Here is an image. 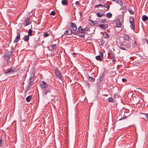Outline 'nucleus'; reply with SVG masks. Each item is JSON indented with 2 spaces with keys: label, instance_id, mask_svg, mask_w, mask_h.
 <instances>
[{
  "label": "nucleus",
  "instance_id": "obj_1",
  "mask_svg": "<svg viewBox=\"0 0 148 148\" xmlns=\"http://www.w3.org/2000/svg\"><path fill=\"white\" fill-rule=\"evenodd\" d=\"M41 88L42 89V93L43 95H46L48 93L51 92L50 89L47 88L48 84L44 81L41 82Z\"/></svg>",
  "mask_w": 148,
  "mask_h": 148
},
{
  "label": "nucleus",
  "instance_id": "obj_2",
  "mask_svg": "<svg viewBox=\"0 0 148 148\" xmlns=\"http://www.w3.org/2000/svg\"><path fill=\"white\" fill-rule=\"evenodd\" d=\"M30 76L28 83V88H29L33 85L34 83V78L35 76V74L32 72H30Z\"/></svg>",
  "mask_w": 148,
  "mask_h": 148
},
{
  "label": "nucleus",
  "instance_id": "obj_3",
  "mask_svg": "<svg viewBox=\"0 0 148 148\" xmlns=\"http://www.w3.org/2000/svg\"><path fill=\"white\" fill-rule=\"evenodd\" d=\"M55 72L56 77L61 80L63 79V77L58 69L56 68L55 69Z\"/></svg>",
  "mask_w": 148,
  "mask_h": 148
},
{
  "label": "nucleus",
  "instance_id": "obj_4",
  "mask_svg": "<svg viewBox=\"0 0 148 148\" xmlns=\"http://www.w3.org/2000/svg\"><path fill=\"white\" fill-rule=\"evenodd\" d=\"M72 34V32L71 29H68L65 31L64 34L62 35V36H64L71 35Z\"/></svg>",
  "mask_w": 148,
  "mask_h": 148
},
{
  "label": "nucleus",
  "instance_id": "obj_5",
  "mask_svg": "<svg viewBox=\"0 0 148 148\" xmlns=\"http://www.w3.org/2000/svg\"><path fill=\"white\" fill-rule=\"evenodd\" d=\"M70 27L72 30L74 31H75L77 29V27L76 25L73 23H71L70 24Z\"/></svg>",
  "mask_w": 148,
  "mask_h": 148
},
{
  "label": "nucleus",
  "instance_id": "obj_6",
  "mask_svg": "<svg viewBox=\"0 0 148 148\" xmlns=\"http://www.w3.org/2000/svg\"><path fill=\"white\" fill-rule=\"evenodd\" d=\"M17 36L13 41L14 43L17 42L20 40L21 36L20 34L19 33H17Z\"/></svg>",
  "mask_w": 148,
  "mask_h": 148
},
{
  "label": "nucleus",
  "instance_id": "obj_7",
  "mask_svg": "<svg viewBox=\"0 0 148 148\" xmlns=\"http://www.w3.org/2000/svg\"><path fill=\"white\" fill-rule=\"evenodd\" d=\"M14 72V70L11 68L7 69L5 73V75H8V73H11Z\"/></svg>",
  "mask_w": 148,
  "mask_h": 148
},
{
  "label": "nucleus",
  "instance_id": "obj_8",
  "mask_svg": "<svg viewBox=\"0 0 148 148\" xmlns=\"http://www.w3.org/2000/svg\"><path fill=\"white\" fill-rule=\"evenodd\" d=\"M116 26L117 27L120 28L121 26V23L120 22V20L119 18L116 19Z\"/></svg>",
  "mask_w": 148,
  "mask_h": 148
},
{
  "label": "nucleus",
  "instance_id": "obj_9",
  "mask_svg": "<svg viewBox=\"0 0 148 148\" xmlns=\"http://www.w3.org/2000/svg\"><path fill=\"white\" fill-rule=\"evenodd\" d=\"M78 32L79 33L85 34L84 29L82 28L81 26H80L78 29Z\"/></svg>",
  "mask_w": 148,
  "mask_h": 148
},
{
  "label": "nucleus",
  "instance_id": "obj_10",
  "mask_svg": "<svg viewBox=\"0 0 148 148\" xmlns=\"http://www.w3.org/2000/svg\"><path fill=\"white\" fill-rule=\"evenodd\" d=\"M29 18H27L25 20L24 23H25L24 24L25 26H27L29 24Z\"/></svg>",
  "mask_w": 148,
  "mask_h": 148
},
{
  "label": "nucleus",
  "instance_id": "obj_11",
  "mask_svg": "<svg viewBox=\"0 0 148 148\" xmlns=\"http://www.w3.org/2000/svg\"><path fill=\"white\" fill-rule=\"evenodd\" d=\"M29 36L28 35H26L23 38L24 40L25 41L28 42L29 39Z\"/></svg>",
  "mask_w": 148,
  "mask_h": 148
},
{
  "label": "nucleus",
  "instance_id": "obj_12",
  "mask_svg": "<svg viewBox=\"0 0 148 148\" xmlns=\"http://www.w3.org/2000/svg\"><path fill=\"white\" fill-rule=\"evenodd\" d=\"M142 19L143 21H145L148 20V17L145 15H144L142 16Z\"/></svg>",
  "mask_w": 148,
  "mask_h": 148
},
{
  "label": "nucleus",
  "instance_id": "obj_13",
  "mask_svg": "<svg viewBox=\"0 0 148 148\" xmlns=\"http://www.w3.org/2000/svg\"><path fill=\"white\" fill-rule=\"evenodd\" d=\"M95 58L97 60H99L100 61H101L102 60V58L100 57V56H97L95 57Z\"/></svg>",
  "mask_w": 148,
  "mask_h": 148
},
{
  "label": "nucleus",
  "instance_id": "obj_14",
  "mask_svg": "<svg viewBox=\"0 0 148 148\" xmlns=\"http://www.w3.org/2000/svg\"><path fill=\"white\" fill-rule=\"evenodd\" d=\"M32 97L31 95H29L26 98V101L28 102H30L31 100L32 99Z\"/></svg>",
  "mask_w": 148,
  "mask_h": 148
},
{
  "label": "nucleus",
  "instance_id": "obj_15",
  "mask_svg": "<svg viewBox=\"0 0 148 148\" xmlns=\"http://www.w3.org/2000/svg\"><path fill=\"white\" fill-rule=\"evenodd\" d=\"M115 1L116 3L119 4V5H122L123 4V3L121 0H116Z\"/></svg>",
  "mask_w": 148,
  "mask_h": 148
},
{
  "label": "nucleus",
  "instance_id": "obj_16",
  "mask_svg": "<svg viewBox=\"0 0 148 148\" xmlns=\"http://www.w3.org/2000/svg\"><path fill=\"white\" fill-rule=\"evenodd\" d=\"M129 22L130 23H134V20L133 17L131 16L129 18Z\"/></svg>",
  "mask_w": 148,
  "mask_h": 148
},
{
  "label": "nucleus",
  "instance_id": "obj_17",
  "mask_svg": "<svg viewBox=\"0 0 148 148\" xmlns=\"http://www.w3.org/2000/svg\"><path fill=\"white\" fill-rule=\"evenodd\" d=\"M124 39L126 40H129L130 39V37L128 35L125 34L124 36Z\"/></svg>",
  "mask_w": 148,
  "mask_h": 148
},
{
  "label": "nucleus",
  "instance_id": "obj_18",
  "mask_svg": "<svg viewBox=\"0 0 148 148\" xmlns=\"http://www.w3.org/2000/svg\"><path fill=\"white\" fill-rule=\"evenodd\" d=\"M62 3L64 5H67L68 4V1L67 0H62Z\"/></svg>",
  "mask_w": 148,
  "mask_h": 148
},
{
  "label": "nucleus",
  "instance_id": "obj_19",
  "mask_svg": "<svg viewBox=\"0 0 148 148\" xmlns=\"http://www.w3.org/2000/svg\"><path fill=\"white\" fill-rule=\"evenodd\" d=\"M88 80L91 82H94L95 80V79L92 77L89 76L88 78Z\"/></svg>",
  "mask_w": 148,
  "mask_h": 148
},
{
  "label": "nucleus",
  "instance_id": "obj_20",
  "mask_svg": "<svg viewBox=\"0 0 148 148\" xmlns=\"http://www.w3.org/2000/svg\"><path fill=\"white\" fill-rule=\"evenodd\" d=\"M106 16L108 18H110L112 17V14L110 12H108L106 14Z\"/></svg>",
  "mask_w": 148,
  "mask_h": 148
},
{
  "label": "nucleus",
  "instance_id": "obj_21",
  "mask_svg": "<svg viewBox=\"0 0 148 148\" xmlns=\"http://www.w3.org/2000/svg\"><path fill=\"white\" fill-rule=\"evenodd\" d=\"M131 45V42L130 41H129L127 43V44L125 45V46L128 48L130 47Z\"/></svg>",
  "mask_w": 148,
  "mask_h": 148
},
{
  "label": "nucleus",
  "instance_id": "obj_22",
  "mask_svg": "<svg viewBox=\"0 0 148 148\" xmlns=\"http://www.w3.org/2000/svg\"><path fill=\"white\" fill-rule=\"evenodd\" d=\"M32 31L31 29H29L28 31V35L29 36H32Z\"/></svg>",
  "mask_w": 148,
  "mask_h": 148
},
{
  "label": "nucleus",
  "instance_id": "obj_23",
  "mask_svg": "<svg viewBox=\"0 0 148 148\" xmlns=\"http://www.w3.org/2000/svg\"><path fill=\"white\" fill-rule=\"evenodd\" d=\"M130 27L132 29H133L134 31L135 29V25L134 23H130Z\"/></svg>",
  "mask_w": 148,
  "mask_h": 148
},
{
  "label": "nucleus",
  "instance_id": "obj_24",
  "mask_svg": "<svg viewBox=\"0 0 148 148\" xmlns=\"http://www.w3.org/2000/svg\"><path fill=\"white\" fill-rule=\"evenodd\" d=\"M57 47V45L56 44H54L52 46V49L53 51H55Z\"/></svg>",
  "mask_w": 148,
  "mask_h": 148
},
{
  "label": "nucleus",
  "instance_id": "obj_25",
  "mask_svg": "<svg viewBox=\"0 0 148 148\" xmlns=\"http://www.w3.org/2000/svg\"><path fill=\"white\" fill-rule=\"evenodd\" d=\"M97 15L98 17H101L103 15V13L100 14V13L99 12H97Z\"/></svg>",
  "mask_w": 148,
  "mask_h": 148
},
{
  "label": "nucleus",
  "instance_id": "obj_26",
  "mask_svg": "<svg viewBox=\"0 0 148 148\" xmlns=\"http://www.w3.org/2000/svg\"><path fill=\"white\" fill-rule=\"evenodd\" d=\"M98 26L99 27L103 29H106L105 25L103 24L99 25Z\"/></svg>",
  "mask_w": 148,
  "mask_h": 148
},
{
  "label": "nucleus",
  "instance_id": "obj_27",
  "mask_svg": "<svg viewBox=\"0 0 148 148\" xmlns=\"http://www.w3.org/2000/svg\"><path fill=\"white\" fill-rule=\"evenodd\" d=\"M88 21L91 22L92 23H93V25H94L95 24H97L98 23V21H93L92 20L90 19H88Z\"/></svg>",
  "mask_w": 148,
  "mask_h": 148
},
{
  "label": "nucleus",
  "instance_id": "obj_28",
  "mask_svg": "<svg viewBox=\"0 0 148 148\" xmlns=\"http://www.w3.org/2000/svg\"><path fill=\"white\" fill-rule=\"evenodd\" d=\"M124 44L123 43L121 42L119 43V45H118V46H119L120 47L122 46V47H124Z\"/></svg>",
  "mask_w": 148,
  "mask_h": 148
},
{
  "label": "nucleus",
  "instance_id": "obj_29",
  "mask_svg": "<svg viewBox=\"0 0 148 148\" xmlns=\"http://www.w3.org/2000/svg\"><path fill=\"white\" fill-rule=\"evenodd\" d=\"M5 57L6 58V59L8 60L9 59L10 57V56L9 55L6 54L4 55Z\"/></svg>",
  "mask_w": 148,
  "mask_h": 148
},
{
  "label": "nucleus",
  "instance_id": "obj_30",
  "mask_svg": "<svg viewBox=\"0 0 148 148\" xmlns=\"http://www.w3.org/2000/svg\"><path fill=\"white\" fill-rule=\"evenodd\" d=\"M101 7V8L103 7V5H102L101 4H99L98 5H96L95 6V8H97L98 7Z\"/></svg>",
  "mask_w": 148,
  "mask_h": 148
},
{
  "label": "nucleus",
  "instance_id": "obj_31",
  "mask_svg": "<svg viewBox=\"0 0 148 148\" xmlns=\"http://www.w3.org/2000/svg\"><path fill=\"white\" fill-rule=\"evenodd\" d=\"M105 36H104V38H107L109 36V34L108 33H107V32H105Z\"/></svg>",
  "mask_w": 148,
  "mask_h": 148
},
{
  "label": "nucleus",
  "instance_id": "obj_32",
  "mask_svg": "<svg viewBox=\"0 0 148 148\" xmlns=\"http://www.w3.org/2000/svg\"><path fill=\"white\" fill-rule=\"evenodd\" d=\"M79 33V32H78V30L75 32H72V34H74V35H78Z\"/></svg>",
  "mask_w": 148,
  "mask_h": 148
},
{
  "label": "nucleus",
  "instance_id": "obj_33",
  "mask_svg": "<svg viewBox=\"0 0 148 148\" xmlns=\"http://www.w3.org/2000/svg\"><path fill=\"white\" fill-rule=\"evenodd\" d=\"M108 100L110 102H112L114 101L113 99L111 97H109L108 99Z\"/></svg>",
  "mask_w": 148,
  "mask_h": 148
},
{
  "label": "nucleus",
  "instance_id": "obj_34",
  "mask_svg": "<svg viewBox=\"0 0 148 148\" xmlns=\"http://www.w3.org/2000/svg\"><path fill=\"white\" fill-rule=\"evenodd\" d=\"M49 34L48 33H47V32H45V33H44L43 34V36L45 37H47V36H49Z\"/></svg>",
  "mask_w": 148,
  "mask_h": 148
},
{
  "label": "nucleus",
  "instance_id": "obj_35",
  "mask_svg": "<svg viewBox=\"0 0 148 148\" xmlns=\"http://www.w3.org/2000/svg\"><path fill=\"white\" fill-rule=\"evenodd\" d=\"M99 56H100V57L102 58H103V54L102 53V52L101 51H99Z\"/></svg>",
  "mask_w": 148,
  "mask_h": 148
},
{
  "label": "nucleus",
  "instance_id": "obj_36",
  "mask_svg": "<svg viewBox=\"0 0 148 148\" xmlns=\"http://www.w3.org/2000/svg\"><path fill=\"white\" fill-rule=\"evenodd\" d=\"M89 29L88 28V27H85L84 29V31L85 32V33H86V31H89Z\"/></svg>",
  "mask_w": 148,
  "mask_h": 148
},
{
  "label": "nucleus",
  "instance_id": "obj_37",
  "mask_svg": "<svg viewBox=\"0 0 148 148\" xmlns=\"http://www.w3.org/2000/svg\"><path fill=\"white\" fill-rule=\"evenodd\" d=\"M144 114L145 115V117L148 121V113Z\"/></svg>",
  "mask_w": 148,
  "mask_h": 148
},
{
  "label": "nucleus",
  "instance_id": "obj_38",
  "mask_svg": "<svg viewBox=\"0 0 148 148\" xmlns=\"http://www.w3.org/2000/svg\"><path fill=\"white\" fill-rule=\"evenodd\" d=\"M103 6H103L104 8H108H108H109V7H110V5H108L107 4H104Z\"/></svg>",
  "mask_w": 148,
  "mask_h": 148
},
{
  "label": "nucleus",
  "instance_id": "obj_39",
  "mask_svg": "<svg viewBox=\"0 0 148 148\" xmlns=\"http://www.w3.org/2000/svg\"><path fill=\"white\" fill-rule=\"evenodd\" d=\"M105 40H102L101 42V46H103L105 43Z\"/></svg>",
  "mask_w": 148,
  "mask_h": 148
},
{
  "label": "nucleus",
  "instance_id": "obj_40",
  "mask_svg": "<svg viewBox=\"0 0 148 148\" xmlns=\"http://www.w3.org/2000/svg\"><path fill=\"white\" fill-rule=\"evenodd\" d=\"M55 12L54 11H53L51 12L50 14L51 15L54 16L55 15Z\"/></svg>",
  "mask_w": 148,
  "mask_h": 148
},
{
  "label": "nucleus",
  "instance_id": "obj_41",
  "mask_svg": "<svg viewBox=\"0 0 148 148\" xmlns=\"http://www.w3.org/2000/svg\"><path fill=\"white\" fill-rule=\"evenodd\" d=\"M2 138L0 137V146H2Z\"/></svg>",
  "mask_w": 148,
  "mask_h": 148
},
{
  "label": "nucleus",
  "instance_id": "obj_42",
  "mask_svg": "<svg viewBox=\"0 0 148 148\" xmlns=\"http://www.w3.org/2000/svg\"><path fill=\"white\" fill-rule=\"evenodd\" d=\"M119 47L120 49L123 50H126V49L124 47H121L119 46Z\"/></svg>",
  "mask_w": 148,
  "mask_h": 148
},
{
  "label": "nucleus",
  "instance_id": "obj_43",
  "mask_svg": "<svg viewBox=\"0 0 148 148\" xmlns=\"http://www.w3.org/2000/svg\"><path fill=\"white\" fill-rule=\"evenodd\" d=\"M133 46L134 47H135L136 46V42L135 40H134V42L133 43Z\"/></svg>",
  "mask_w": 148,
  "mask_h": 148
},
{
  "label": "nucleus",
  "instance_id": "obj_44",
  "mask_svg": "<svg viewBox=\"0 0 148 148\" xmlns=\"http://www.w3.org/2000/svg\"><path fill=\"white\" fill-rule=\"evenodd\" d=\"M129 12L131 14H134V12L132 10H129Z\"/></svg>",
  "mask_w": 148,
  "mask_h": 148
},
{
  "label": "nucleus",
  "instance_id": "obj_45",
  "mask_svg": "<svg viewBox=\"0 0 148 148\" xmlns=\"http://www.w3.org/2000/svg\"><path fill=\"white\" fill-rule=\"evenodd\" d=\"M122 81L124 82H127V80L125 78H123L122 79Z\"/></svg>",
  "mask_w": 148,
  "mask_h": 148
},
{
  "label": "nucleus",
  "instance_id": "obj_46",
  "mask_svg": "<svg viewBox=\"0 0 148 148\" xmlns=\"http://www.w3.org/2000/svg\"><path fill=\"white\" fill-rule=\"evenodd\" d=\"M79 2L78 1H77L75 3V5H79Z\"/></svg>",
  "mask_w": 148,
  "mask_h": 148
},
{
  "label": "nucleus",
  "instance_id": "obj_47",
  "mask_svg": "<svg viewBox=\"0 0 148 148\" xmlns=\"http://www.w3.org/2000/svg\"><path fill=\"white\" fill-rule=\"evenodd\" d=\"M80 37H81L83 38H85V35L84 34H81L80 36Z\"/></svg>",
  "mask_w": 148,
  "mask_h": 148
},
{
  "label": "nucleus",
  "instance_id": "obj_48",
  "mask_svg": "<svg viewBox=\"0 0 148 148\" xmlns=\"http://www.w3.org/2000/svg\"><path fill=\"white\" fill-rule=\"evenodd\" d=\"M79 14H80V15L81 16V17H82V13L81 12H79Z\"/></svg>",
  "mask_w": 148,
  "mask_h": 148
},
{
  "label": "nucleus",
  "instance_id": "obj_49",
  "mask_svg": "<svg viewBox=\"0 0 148 148\" xmlns=\"http://www.w3.org/2000/svg\"><path fill=\"white\" fill-rule=\"evenodd\" d=\"M105 20H101V21L103 23L104 22Z\"/></svg>",
  "mask_w": 148,
  "mask_h": 148
},
{
  "label": "nucleus",
  "instance_id": "obj_50",
  "mask_svg": "<svg viewBox=\"0 0 148 148\" xmlns=\"http://www.w3.org/2000/svg\"><path fill=\"white\" fill-rule=\"evenodd\" d=\"M103 96H106V97H107L108 96V95H106V94H104V95H103Z\"/></svg>",
  "mask_w": 148,
  "mask_h": 148
},
{
  "label": "nucleus",
  "instance_id": "obj_51",
  "mask_svg": "<svg viewBox=\"0 0 148 148\" xmlns=\"http://www.w3.org/2000/svg\"><path fill=\"white\" fill-rule=\"evenodd\" d=\"M76 54V53H75V52H73V53H72V54H73V55H75Z\"/></svg>",
  "mask_w": 148,
  "mask_h": 148
},
{
  "label": "nucleus",
  "instance_id": "obj_52",
  "mask_svg": "<svg viewBox=\"0 0 148 148\" xmlns=\"http://www.w3.org/2000/svg\"><path fill=\"white\" fill-rule=\"evenodd\" d=\"M147 44H148V40H147Z\"/></svg>",
  "mask_w": 148,
  "mask_h": 148
},
{
  "label": "nucleus",
  "instance_id": "obj_53",
  "mask_svg": "<svg viewBox=\"0 0 148 148\" xmlns=\"http://www.w3.org/2000/svg\"><path fill=\"white\" fill-rule=\"evenodd\" d=\"M78 8L77 7V8L75 7V9H76V8Z\"/></svg>",
  "mask_w": 148,
  "mask_h": 148
},
{
  "label": "nucleus",
  "instance_id": "obj_54",
  "mask_svg": "<svg viewBox=\"0 0 148 148\" xmlns=\"http://www.w3.org/2000/svg\"><path fill=\"white\" fill-rule=\"evenodd\" d=\"M112 1H115L116 0H111Z\"/></svg>",
  "mask_w": 148,
  "mask_h": 148
}]
</instances>
